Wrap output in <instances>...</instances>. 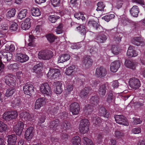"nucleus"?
I'll return each mask as SVG.
<instances>
[{
    "label": "nucleus",
    "instance_id": "nucleus-1",
    "mask_svg": "<svg viewBox=\"0 0 145 145\" xmlns=\"http://www.w3.org/2000/svg\"><path fill=\"white\" fill-rule=\"evenodd\" d=\"M39 91L44 96L51 97L52 95L51 88L47 83H42L40 85Z\"/></svg>",
    "mask_w": 145,
    "mask_h": 145
},
{
    "label": "nucleus",
    "instance_id": "nucleus-2",
    "mask_svg": "<svg viewBox=\"0 0 145 145\" xmlns=\"http://www.w3.org/2000/svg\"><path fill=\"white\" fill-rule=\"evenodd\" d=\"M18 116V114L16 111H6L2 115L3 118L6 121H10L16 119Z\"/></svg>",
    "mask_w": 145,
    "mask_h": 145
},
{
    "label": "nucleus",
    "instance_id": "nucleus-3",
    "mask_svg": "<svg viewBox=\"0 0 145 145\" xmlns=\"http://www.w3.org/2000/svg\"><path fill=\"white\" fill-rule=\"evenodd\" d=\"M53 56L52 52L50 50H44L39 52L38 54L39 58L41 59L48 60Z\"/></svg>",
    "mask_w": 145,
    "mask_h": 145
},
{
    "label": "nucleus",
    "instance_id": "nucleus-4",
    "mask_svg": "<svg viewBox=\"0 0 145 145\" xmlns=\"http://www.w3.org/2000/svg\"><path fill=\"white\" fill-rule=\"evenodd\" d=\"M89 123L88 120H82L80 121L79 129L80 132L83 134L87 133L89 130Z\"/></svg>",
    "mask_w": 145,
    "mask_h": 145
},
{
    "label": "nucleus",
    "instance_id": "nucleus-5",
    "mask_svg": "<svg viewBox=\"0 0 145 145\" xmlns=\"http://www.w3.org/2000/svg\"><path fill=\"white\" fill-rule=\"evenodd\" d=\"M15 76L12 74H9L5 78V82L10 87H14L16 85Z\"/></svg>",
    "mask_w": 145,
    "mask_h": 145
},
{
    "label": "nucleus",
    "instance_id": "nucleus-6",
    "mask_svg": "<svg viewBox=\"0 0 145 145\" xmlns=\"http://www.w3.org/2000/svg\"><path fill=\"white\" fill-rule=\"evenodd\" d=\"M24 124L22 121H19L13 127V131L18 135H20L24 129Z\"/></svg>",
    "mask_w": 145,
    "mask_h": 145
},
{
    "label": "nucleus",
    "instance_id": "nucleus-7",
    "mask_svg": "<svg viewBox=\"0 0 145 145\" xmlns=\"http://www.w3.org/2000/svg\"><path fill=\"white\" fill-rule=\"evenodd\" d=\"M15 59L16 61L22 63L27 61L29 59V58L25 54L18 53L16 54Z\"/></svg>",
    "mask_w": 145,
    "mask_h": 145
},
{
    "label": "nucleus",
    "instance_id": "nucleus-8",
    "mask_svg": "<svg viewBox=\"0 0 145 145\" xmlns=\"http://www.w3.org/2000/svg\"><path fill=\"white\" fill-rule=\"evenodd\" d=\"M60 75L59 70L57 69H50L47 74V76L51 79L57 78Z\"/></svg>",
    "mask_w": 145,
    "mask_h": 145
},
{
    "label": "nucleus",
    "instance_id": "nucleus-9",
    "mask_svg": "<svg viewBox=\"0 0 145 145\" xmlns=\"http://www.w3.org/2000/svg\"><path fill=\"white\" fill-rule=\"evenodd\" d=\"M35 131L34 128L30 127L26 130L25 134V138L28 141L31 140L34 135Z\"/></svg>",
    "mask_w": 145,
    "mask_h": 145
},
{
    "label": "nucleus",
    "instance_id": "nucleus-10",
    "mask_svg": "<svg viewBox=\"0 0 145 145\" xmlns=\"http://www.w3.org/2000/svg\"><path fill=\"white\" fill-rule=\"evenodd\" d=\"M129 85L132 88L136 89L138 88L141 85L140 80L137 78H132L130 79Z\"/></svg>",
    "mask_w": 145,
    "mask_h": 145
},
{
    "label": "nucleus",
    "instance_id": "nucleus-11",
    "mask_svg": "<svg viewBox=\"0 0 145 145\" xmlns=\"http://www.w3.org/2000/svg\"><path fill=\"white\" fill-rule=\"evenodd\" d=\"M23 91L26 95H30L34 91V87L30 82L27 83L23 86Z\"/></svg>",
    "mask_w": 145,
    "mask_h": 145
},
{
    "label": "nucleus",
    "instance_id": "nucleus-12",
    "mask_svg": "<svg viewBox=\"0 0 145 145\" xmlns=\"http://www.w3.org/2000/svg\"><path fill=\"white\" fill-rule=\"evenodd\" d=\"M107 74L106 69L103 67H98L96 69L95 75L100 78L105 76Z\"/></svg>",
    "mask_w": 145,
    "mask_h": 145
},
{
    "label": "nucleus",
    "instance_id": "nucleus-13",
    "mask_svg": "<svg viewBox=\"0 0 145 145\" xmlns=\"http://www.w3.org/2000/svg\"><path fill=\"white\" fill-rule=\"evenodd\" d=\"M20 117L27 122L31 121L34 120V117L32 115L25 112H21Z\"/></svg>",
    "mask_w": 145,
    "mask_h": 145
},
{
    "label": "nucleus",
    "instance_id": "nucleus-14",
    "mask_svg": "<svg viewBox=\"0 0 145 145\" xmlns=\"http://www.w3.org/2000/svg\"><path fill=\"white\" fill-rule=\"evenodd\" d=\"M70 111L73 115L78 114L80 110V106L77 103H74L70 106Z\"/></svg>",
    "mask_w": 145,
    "mask_h": 145
},
{
    "label": "nucleus",
    "instance_id": "nucleus-15",
    "mask_svg": "<svg viewBox=\"0 0 145 145\" xmlns=\"http://www.w3.org/2000/svg\"><path fill=\"white\" fill-rule=\"evenodd\" d=\"M115 118L116 121L118 123L125 126L128 125V123L126 118L122 115H116L115 116Z\"/></svg>",
    "mask_w": 145,
    "mask_h": 145
},
{
    "label": "nucleus",
    "instance_id": "nucleus-16",
    "mask_svg": "<svg viewBox=\"0 0 145 145\" xmlns=\"http://www.w3.org/2000/svg\"><path fill=\"white\" fill-rule=\"evenodd\" d=\"M43 67V65L41 63H39L33 67V69L37 74L39 77H40L42 75L41 71Z\"/></svg>",
    "mask_w": 145,
    "mask_h": 145
},
{
    "label": "nucleus",
    "instance_id": "nucleus-17",
    "mask_svg": "<svg viewBox=\"0 0 145 145\" xmlns=\"http://www.w3.org/2000/svg\"><path fill=\"white\" fill-rule=\"evenodd\" d=\"M131 42L133 44L138 46H143L144 44L143 39L140 37H133Z\"/></svg>",
    "mask_w": 145,
    "mask_h": 145
},
{
    "label": "nucleus",
    "instance_id": "nucleus-18",
    "mask_svg": "<svg viewBox=\"0 0 145 145\" xmlns=\"http://www.w3.org/2000/svg\"><path fill=\"white\" fill-rule=\"evenodd\" d=\"M45 103V98L44 97L40 98L37 99L35 104V109H40Z\"/></svg>",
    "mask_w": 145,
    "mask_h": 145
},
{
    "label": "nucleus",
    "instance_id": "nucleus-19",
    "mask_svg": "<svg viewBox=\"0 0 145 145\" xmlns=\"http://www.w3.org/2000/svg\"><path fill=\"white\" fill-rule=\"evenodd\" d=\"M22 28L24 30H27L31 27L30 19L29 18H26L21 24Z\"/></svg>",
    "mask_w": 145,
    "mask_h": 145
},
{
    "label": "nucleus",
    "instance_id": "nucleus-20",
    "mask_svg": "<svg viewBox=\"0 0 145 145\" xmlns=\"http://www.w3.org/2000/svg\"><path fill=\"white\" fill-rule=\"evenodd\" d=\"M106 36L103 33H100L98 34L96 38V41L98 43H103L107 39Z\"/></svg>",
    "mask_w": 145,
    "mask_h": 145
},
{
    "label": "nucleus",
    "instance_id": "nucleus-21",
    "mask_svg": "<svg viewBox=\"0 0 145 145\" xmlns=\"http://www.w3.org/2000/svg\"><path fill=\"white\" fill-rule=\"evenodd\" d=\"M56 86L55 92L57 94H60L63 91L62 83L61 82L57 81L54 82Z\"/></svg>",
    "mask_w": 145,
    "mask_h": 145
},
{
    "label": "nucleus",
    "instance_id": "nucleus-22",
    "mask_svg": "<svg viewBox=\"0 0 145 145\" xmlns=\"http://www.w3.org/2000/svg\"><path fill=\"white\" fill-rule=\"evenodd\" d=\"M82 63L83 66L88 68L92 65L93 61L90 58L86 57L82 61Z\"/></svg>",
    "mask_w": 145,
    "mask_h": 145
},
{
    "label": "nucleus",
    "instance_id": "nucleus-23",
    "mask_svg": "<svg viewBox=\"0 0 145 145\" xmlns=\"http://www.w3.org/2000/svg\"><path fill=\"white\" fill-rule=\"evenodd\" d=\"M70 58V56L67 54L61 55L58 58L57 62L59 63H63L68 60Z\"/></svg>",
    "mask_w": 145,
    "mask_h": 145
},
{
    "label": "nucleus",
    "instance_id": "nucleus-24",
    "mask_svg": "<svg viewBox=\"0 0 145 145\" xmlns=\"http://www.w3.org/2000/svg\"><path fill=\"white\" fill-rule=\"evenodd\" d=\"M8 145H15L16 138L15 135H12L7 136Z\"/></svg>",
    "mask_w": 145,
    "mask_h": 145
},
{
    "label": "nucleus",
    "instance_id": "nucleus-25",
    "mask_svg": "<svg viewBox=\"0 0 145 145\" xmlns=\"http://www.w3.org/2000/svg\"><path fill=\"white\" fill-rule=\"evenodd\" d=\"M125 65L127 67L134 69L137 66V63L136 62H133L130 61L126 60Z\"/></svg>",
    "mask_w": 145,
    "mask_h": 145
},
{
    "label": "nucleus",
    "instance_id": "nucleus-26",
    "mask_svg": "<svg viewBox=\"0 0 145 145\" xmlns=\"http://www.w3.org/2000/svg\"><path fill=\"white\" fill-rule=\"evenodd\" d=\"M99 114L101 116H103L105 118H108L109 117V114L108 113L104 107H102L99 108Z\"/></svg>",
    "mask_w": 145,
    "mask_h": 145
},
{
    "label": "nucleus",
    "instance_id": "nucleus-27",
    "mask_svg": "<svg viewBox=\"0 0 145 145\" xmlns=\"http://www.w3.org/2000/svg\"><path fill=\"white\" fill-rule=\"evenodd\" d=\"M127 54L129 57H135L138 55L137 53L133 50V47L131 46L129 47Z\"/></svg>",
    "mask_w": 145,
    "mask_h": 145
},
{
    "label": "nucleus",
    "instance_id": "nucleus-28",
    "mask_svg": "<svg viewBox=\"0 0 145 145\" xmlns=\"http://www.w3.org/2000/svg\"><path fill=\"white\" fill-rule=\"evenodd\" d=\"M131 14L134 17H137L138 16L139 12V8L137 6H133L130 10Z\"/></svg>",
    "mask_w": 145,
    "mask_h": 145
},
{
    "label": "nucleus",
    "instance_id": "nucleus-29",
    "mask_svg": "<svg viewBox=\"0 0 145 145\" xmlns=\"http://www.w3.org/2000/svg\"><path fill=\"white\" fill-rule=\"evenodd\" d=\"M106 90V86L105 85H102L100 87L98 92L101 97H103L105 95Z\"/></svg>",
    "mask_w": 145,
    "mask_h": 145
},
{
    "label": "nucleus",
    "instance_id": "nucleus-30",
    "mask_svg": "<svg viewBox=\"0 0 145 145\" xmlns=\"http://www.w3.org/2000/svg\"><path fill=\"white\" fill-rule=\"evenodd\" d=\"M76 69V67L74 65H72L70 66L66 69L65 73L67 75H71L72 73L75 71Z\"/></svg>",
    "mask_w": 145,
    "mask_h": 145
},
{
    "label": "nucleus",
    "instance_id": "nucleus-31",
    "mask_svg": "<svg viewBox=\"0 0 145 145\" xmlns=\"http://www.w3.org/2000/svg\"><path fill=\"white\" fill-rule=\"evenodd\" d=\"M31 14L33 16H38L41 15L40 11L37 7H33L31 9Z\"/></svg>",
    "mask_w": 145,
    "mask_h": 145
},
{
    "label": "nucleus",
    "instance_id": "nucleus-32",
    "mask_svg": "<svg viewBox=\"0 0 145 145\" xmlns=\"http://www.w3.org/2000/svg\"><path fill=\"white\" fill-rule=\"evenodd\" d=\"M72 145H81V140L79 137L75 136L73 137L71 140Z\"/></svg>",
    "mask_w": 145,
    "mask_h": 145
},
{
    "label": "nucleus",
    "instance_id": "nucleus-33",
    "mask_svg": "<svg viewBox=\"0 0 145 145\" xmlns=\"http://www.w3.org/2000/svg\"><path fill=\"white\" fill-rule=\"evenodd\" d=\"M5 50L9 52H13L15 50V48L14 44L10 42L7 43L5 46Z\"/></svg>",
    "mask_w": 145,
    "mask_h": 145
},
{
    "label": "nucleus",
    "instance_id": "nucleus-34",
    "mask_svg": "<svg viewBox=\"0 0 145 145\" xmlns=\"http://www.w3.org/2000/svg\"><path fill=\"white\" fill-rule=\"evenodd\" d=\"M89 91V89L88 87H86L82 89L80 92V95L82 98L87 97Z\"/></svg>",
    "mask_w": 145,
    "mask_h": 145
},
{
    "label": "nucleus",
    "instance_id": "nucleus-35",
    "mask_svg": "<svg viewBox=\"0 0 145 145\" xmlns=\"http://www.w3.org/2000/svg\"><path fill=\"white\" fill-rule=\"evenodd\" d=\"M27 10V9L21 10L18 14V18L21 20L25 18L26 16Z\"/></svg>",
    "mask_w": 145,
    "mask_h": 145
},
{
    "label": "nucleus",
    "instance_id": "nucleus-36",
    "mask_svg": "<svg viewBox=\"0 0 145 145\" xmlns=\"http://www.w3.org/2000/svg\"><path fill=\"white\" fill-rule=\"evenodd\" d=\"M16 12L15 9L14 8H12L9 10L6 14L7 17L11 18L14 17L15 14Z\"/></svg>",
    "mask_w": 145,
    "mask_h": 145
},
{
    "label": "nucleus",
    "instance_id": "nucleus-37",
    "mask_svg": "<svg viewBox=\"0 0 145 145\" xmlns=\"http://www.w3.org/2000/svg\"><path fill=\"white\" fill-rule=\"evenodd\" d=\"M93 107L91 105L86 106L84 109V111L86 114H91L93 111Z\"/></svg>",
    "mask_w": 145,
    "mask_h": 145
},
{
    "label": "nucleus",
    "instance_id": "nucleus-38",
    "mask_svg": "<svg viewBox=\"0 0 145 145\" xmlns=\"http://www.w3.org/2000/svg\"><path fill=\"white\" fill-rule=\"evenodd\" d=\"M15 91V90L14 89L9 88L7 89L5 94V96L7 97H10L13 94Z\"/></svg>",
    "mask_w": 145,
    "mask_h": 145
},
{
    "label": "nucleus",
    "instance_id": "nucleus-39",
    "mask_svg": "<svg viewBox=\"0 0 145 145\" xmlns=\"http://www.w3.org/2000/svg\"><path fill=\"white\" fill-rule=\"evenodd\" d=\"M82 142L84 145H94L91 140L87 137H84L83 138Z\"/></svg>",
    "mask_w": 145,
    "mask_h": 145
},
{
    "label": "nucleus",
    "instance_id": "nucleus-40",
    "mask_svg": "<svg viewBox=\"0 0 145 145\" xmlns=\"http://www.w3.org/2000/svg\"><path fill=\"white\" fill-rule=\"evenodd\" d=\"M7 126L2 121H0V132H2L6 131Z\"/></svg>",
    "mask_w": 145,
    "mask_h": 145
},
{
    "label": "nucleus",
    "instance_id": "nucleus-41",
    "mask_svg": "<svg viewBox=\"0 0 145 145\" xmlns=\"http://www.w3.org/2000/svg\"><path fill=\"white\" fill-rule=\"evenodd\" d=\"M88 24L89 25L92 26L96 29H97L99 26L98 23L93 20L89 21L88 22Z\"/></svg>",
    "mask_w": 145,
    "mask_h": 145
},
{
    "label": "nucleus",
    "instance_id": "nucleus-42",
    "mask_svg": "<svg viewBox=\"0 0 145 145\" xmlns=\"http://www.w3.org/2000/svg\"><path fill=\"white\" fill-rule=\"evenodd\" d=\"M77 30L82 34L84 35L86 33V29L85 26L82 25L77 27Z\"/></svg>",
    "mask_w": 145,
    "mask_h": 145
},
{
    "label": "nucleus",
    "instance_id": "nucleus-43",
    "mask_svg": "<svg viewBox=\"0 0 145 145\" xmlns=\"http://www.w3.org/2000/svg\"><path fill=\"white\" fill-rule=\"evenodd\" d=\"M55 31L57 34H61L63 32V25L62 24H60L56 27Z\"/></svg>",
    "mask_w": 145,
    "mask_h": 145
},
{
    "label": "nucleus",
    "instance_id": "nucleus-44",
    "mask_svg": "<svg viewBox=\"0 0 145 145\" xmlns=\"http://www.w3.org/2000/svg\"><path fill=\"white\" fill-rule=\"evenodd\" d=\"M114 17L115 16L114 14H108L103 17L102 19L105 21L108 22L110 20L114 18Z\"/></svg>",
    "mask_w": 145,
    "mask_h": 145
},
{
    "label": "nucleus",
    "instance_id": "nucleus-45",
    "mask_svg": "<svg viewBox=\"0 0 145 145\" xmlns=\"http://www.w3.org/2000/svg\"><path fill=\"white\" fill-rule=\"evenodd\" d=\"M115 67L114 66V63L111 64L110 69L111 72H117L119 68V64L118 63L117 64V63Z\"/></svg>",
    "mask_w": 145,
    "mask_h": 145
},
{
    "label": "nucleus",
    "instance_id": "nucleus-46",
    "mask_svg": "<svg viewBox=\"0 0 145 145\" xmlns=\"http://www.w3.org/2000/svg\"><path fill=\"white\" fill-rule=\"evenodd\" d=\"M59 18V17L57 16L50 15L49 16L48 19L51 22L54 23L56 22L57 19Z\"/></svg>",
    "mask_w": 145,
    "mask_h": 145
},
{
    "label": "nucleus",
    "instance_id": "nucleus-47",
    "mask_svg": "<svg viewBox=\"0 0 145 145\" xmlns=\"http://www.w3.org/2000/svg\"><path fill=\"white\" fill-rule=\"evenodd\" d=\"M46 38L50 42H53L56 39L54 35L52 34H49L47 35Z\"/></svg>",
    "mask_w": 145,
    "mask_h": 145
},
{
    "label": "nucleus",
    "instance_id": "nucleus-48",
    "mask_svg": "<svg viewBox=\"0 0 145 145\" xmlns=\"http://www.w3.org/2000/svg\"><path fill=\"white\" fill-rule=\"evenodd\" d=\"M74 16L78 19H81L82 20H85V18L83 16V14L80 12L76 13L74 14Z\"/></svg>",
    "mask_w": 145,
    "mask_h": 145
},
{
    "label": "nucleus",
    "instance_id": "nucleus-49",
    "mask_svg": "<svg viewBox=\"0 0 145 145\" xmlns=\"http://www.w3.org/2000/svg\"><path fill=\"white\" fill-rule=\"evenodd\" d=\"M97 11H102L104 10L105 5L102 2H99L97 4Z\"/></svg>",
    "mask_w": 145,
    "mask_h": 145
},
{
    "label": "nucleus",
    "instance_id": "nucleus-50",
    "mask_svg": "<svg viewBox=\"0 0 145 145\" xmlns=\"http://www.w3.org/2000/svg\"><path fill=\"white\" fill-rule=\"evenodd\" d=\"M51 124L50 125V128H53V129H54L59 125V121L58 120H56L54 121H52Z\"/></svg>",
    "mask_w": 145,
    "mask_h": 145
},
{
    "label": "nucleus",
    "instance_id": "nucleus-51",
    "mask_svg": "<svg viewBox=\"0 0 145 145\" xmlns=\"http://www.w3.org/2000/svg\"><path fill=\"white\" fill-rule=\"evenodd\" d=\"M61 127L62 128L65 127V129H70L71 128L70 123L67 121L66 122L63 123L61 125Z\"/></svg>",
    "mask_w": 145,
    "mask_h": 145
},
{
    "label": "nucleus",
    "instance_id": "nucleus-52",
    "mask_svg": "<svg viewBox=\"0 0 145 145\" xmlns=\"http://www.w3.org/2000/svg\"><path fill=\"white\" fill-rule=\"evenodd\" d=\"M18 28V25L15 22H13L10 26V29L12 31H16Z\"/></svg>",
    "mask_w": 145,
    "mask_h": 145
},
{
    "label": "nucleus",
    "instance_id": "nucleus-53",
    "mask_svg": "<svg viewBox=\"0 0 145 145\" xmlns=\"http://www.w3.org/2000/svg\"><path fill=\"white\" fill-rule=\"evenodd\" d=\"M52 5L54 7H56L59 6L60 3V0H50Z\"/></svg>",
    "mask_w": 145,
    "mask_h": 145
},
{
    "label": "nucleus",
    "instance_id": "nucleus-54",
    "mask_svg": "<svg viewBox=\"0 0 145 145\" xmlns=\"http://www.w3.org/2000/svg\"><path fill=\"white\" fill-rule=\"evenodd\" d=\"M3 56H5L7 57V61H9L10 60L12 57V53H10V52L4 53L2 54Z\"/></svg>",
    "mask_w": 145,
    "mask_h": 145
},
{
    "label": "nucleus",
    "instance_id": "nucleus-55",
    "mask_svg": "<svg viewBox=\"0 0 145 145\" xmlns=\"http://www.w3.org/2000/svg\"><path fill=\"white\" fill-rule=\"evenodd\" d=\"M102 122L101 120L99 118H93L92 122L93 124H95L96 125H99L100 123Z\"/></svg>",
    "mask_w": 145,
    "mask_h": 145
},
{
    "label": "nucleus",
    "instance_id": "nucleus-56",
    "mask_svg": "<svg viewBox=\"0 0 145 145\" xmlns=\"http://www.w3.org/2000/svg\"><path fill=\"white\" fill-rule=\"evenodd\" d=\"M73 86L72 85H69L67 86L65 89V91L67 93L69 94L73 90Z\"/></svg>",
    "mask_w": 145,
    "mask_h": 145
},
{
    "label": "nucleus",
    "instance_id": "nucleus-57",
    "mask_svg": "<svg viewBox=\"0 0 145 145\" xmlns=\"http://www.w3.org/2000/svg\"><path fill=\"white\" fill-rule=\"evenodd\" d=\"M112 52L115 55L118 54L119 53L118 48L115 46H113L112 48Z\"/></svg>",
    "mask_w": 145,
    "mask_h": 145
},
{
    "label": "nucleus",
    "instance_id": "nucleus-58",
    "mask_svg": "<svg viewBox=\"0 0 145 145\" xmlns=\"http://www.w3.org/2000/svg\"><path fill=\"white\" fill-rule=\"evenodd\" d=\"M132 132L135 134H139L141 132V129L140 127L134 128L132 130Z\"/></svg>",
    "mask_w": 145,
    "mask_h": 145
},
{
    "label": "nucleus",
    "instance_id": "nucleus-59",
    "mask_svg": "<svg viewBox=\"0 0 145 145\" xmlns=\"http://www.w3.org/2000/svg\"><path fill=\"white\" fill-rule=\"evenodd\" d=\"M79 43H72L71 44V47L72 49H78L80 48V46H79Z\"/></svg>",
    "mask_w": 145,
    "mask_h": 145
},
{
    "label": "nucleus",
    "instance_id": "nucleus-60",
    "mask_svg": "<svg viewBox=\"0 0 145 145\" xmlns=\"http://www.w3.org/2000/svg\"><path fill=\"white\" fill-rule=\"evenodd\" d=\"M29 43L28 44V46L27 47L28 49L30 47H35L36 46V43L34 42H29Z\"/></svg>",
    "mask_w": 145,
    "mask_h": 145
},
{
    "label": "nucleus",
    "instance_id": "nucleus-61",
    "mask_svg": "<svg viewBox=\"0 0 145 145\" xmlns=\"http://www.w3.org/2000/svg\"><path fill=\"white\" fill-rule=\"evenodd\" d=\"M2 55V56L0 57V63H5L7 61V59L5 56Z\"/></svg>",
    "mask_w": 145,
    "mask_h": 145
},
{
    "label": "nucleus",
    "instance_id": "nucleus-62",
    "mask_svg": "<svg viewBox=\"0 0 145 145\" xmlns=\"http://www.w3.org/2000/svg\"><path fill=\"white\" fill-rule=\"evenodd\" d=\"M142 121V120L140 118H135L134 120V123L135 124H140Z\"/></svg>",
    "mask_w": 145,
    "mask_h": 145
},
{
    "label": "nucleus",
    "instance_id": "nucleus-63",
    "mask_svg": "<svg viewBox=\"0 0 145 145\" xmlns=\"http://www.w3.org/2000/svg\"><path fill=\"white\" fill-rule=\"evenodd\" d=\"M17 68V64L15 63L10 65L8 68L10 69H16Z\"/></svg>",
    "mask_w": 145,
    "mask_h": 145
},
{
    "label": "nucleus",
    "instance_id": "nucleus-64",
    "mask_svg": "<svg viewBox=\"0 0 145 145\" xmlns=\"http://www.w3.org/2000/svg\"><path fill=\"white\" fill-rule=\"evenodd\" d=\"M115 134L116 137L118 138H120L123 136V133H121L119 131H116Z\"/></svg>",
    "mask_w": 145,
    "mask_h": 145
}]
</instances>
